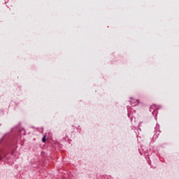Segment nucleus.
Masks as SVG:
<instances>
[{"label": "nucleus", "mask_w": 179, "mask_h": 179, "mask_svg": "<svg viewBox=\"0 0 179 179\" xmlns=\"http://www.w3.org/2000/svg\"><path fill=\"white\" fill-rule=\"evenodd\" d=\"M131 103H135V104H139V100L133 99V101H131Z\"/></svg>", "instance_id": "obj_1"}, {"label": "nucleus", "mask_w": 179, "mask_h": 179, "mask_svg": "<svg viewBox=\"0 0 179 179\" xmlns=\"http://www.w3.org/2000/svg\"><path fill=\"white\" fill-rule=\"evenodd\" d=\"M46 139H45V136L42 138V142H45Z\"/></svg>", "instance_id": "obj_2"}, {"label": "nucleus", "mask_w": 179, "mask_h": 179, "mask_svg": "<svg viewBox=\"0 0 179 179\" xmlns=\"http://www.w3.org/2000/svg\"><path fill=\"white\" fill-rule=\"evenodd\" d=\"M0 160H1V157H0Z\"/></svg>", "instance_id": "obj_3"}]
</instances>
